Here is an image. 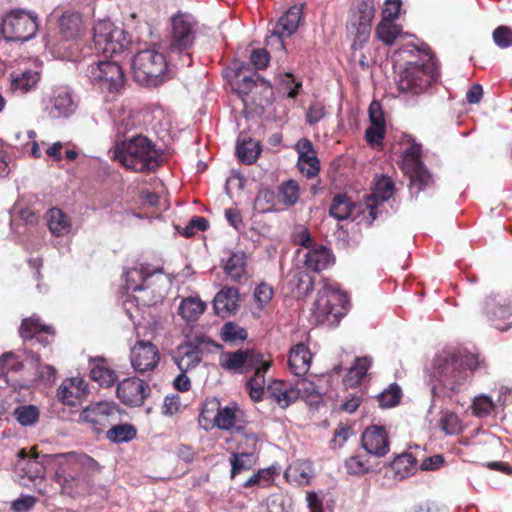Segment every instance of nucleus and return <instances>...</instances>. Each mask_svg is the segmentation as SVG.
<instances>
[{
  "mask_svg": "<svg viewBox=\"0 0 512 512\" xmlns=\"http://www.w3.org/2000/svg\"><path fill=\"white\" fill-rule=\"evenodd\" d=\"M393 193L394 183L392 180L388 177H382L376 182L370 198L383 203L384 201L390 199L393 196Z\"/></svg>",
  "mask_w": 512,
  "mask_h": 512,
  "instance_id": "nucleus-54",
  "label": "nucleus"
},
{
  "mask_svg": "<svg viewBox=\"0 0 512 512\" xmlns=\"http://www.w3.org/2000/svg\"><path fill=\"white\" fill-rule=\"evenodd\" d=\"M176 364L181 372H187L201 362V353L190 342L180 345L177 349Z\"/></svg>",
  "mask_w": 512,
  "mask_h": 512,
  "instance_id": "nucleus-34",
  "label": "nucleus"
},
{
  "mask_svg": "<svg viewBox=\"0 0 512 512\" xmlns=\"http://www.w3.org/2000/svg\"><path fill=\"white\" fill-rule=\"evenodd\" d=\"M493 40L500 48L512 46V29L508 26H499L493 32Z\"/></svg>",
  "mask_w": 512,
  "mask_h": 512,
  "instance_id": "nucleus-63",
  "label": "nucleus"
},
{
  "mask_svg": "<svg viewBox=\"0 0 512 512\" xmlns=\"http://www.w3.org/2000/svg\"><path fill=\"white\" fill-rule=\"evenodd\" d=\"M371 360L368 357L356 358L354 365L349 369L343 379L345 386L353 387L360 384L370 368Z\"/></svg>",
  "mask_w": 512,
  "mask_h": 512,
  "instance_id": "nucleus-44",
  "label": "nucleus"
},
{
  "mask_svg": "<svg viewBox=\"0 0 512 512\" xmlns=\"http://www.w3.org/2000/svg\"><path fill=\"white\" fill-rule=\"evenodd\" d=\"M236 77L237 81L235 91L239 94L243 101H245V97H247L254 91V89H257L258 87L271 92L270 83L256 72L246 76L242 75L241 70H239L236 73Z\"/></svg>",
  "mask_w": 512,
  "mask_h": 512,
  "instance_id": "nucleus-27",
  "label": "nucleus"
},
{
  "mask_svg": "<svg viewBox=\"0 0 512 512\" xmlns=\"http://www.w3.org/2000/svg\"><path fill=\"white\" fill-rule=\"evenodd\" d=\"M190 343L201 353L221 350L223 346L205 334L196 335Z\"/></svg>",
  "mask_w": 512,
  "mask_h": 512,
  "instance_id": "nucleus-60",
  "label": "nucleus"
},
{
  "mask_svg": "<svg viewBox=\"0 0 512 512\" xmlns=\"http://www.w3.org/2000/svg\"><path fill=\"white\" fill-rule=\"evenodd\" d=\"M213 406H217V413L214 417L215 425L221 430L234 431L238 425H243L238 419L241 411L237 407H220V403L212 401Z\"/></svg>",
  "mask_w": 512,
  "mask_h": 512,
  "instance_id": "nucleus-32",
  "label": "nucleus"
},
{
  "mask_svg": "<svg viewBox=\"0 0 512 512\" xmlns=\"http://www.w3.org/2000/svg\"><path fill=\"white\" fill-rule=\"evenodd\" d=\"M59 28L61 34L67 38L72 39L80 35L82 30V18L77 12L66 11L59 19Z\"/></svg>",
  "mask_w": 512,
  "mask_h": 512,
  "instance_id": "nucleus-40",
  "label": "nucleus"
},
{
  "mask_svg": "<svg viewBox=\"0 0 512 512\" xmlns=\"http://www.w3.org/2000/svg\"><path fill=\"white\" fill-rule=\"evenodd\" d=\"M279 193L286 206H294L300 197V187L297 181L289 179L279 186Z\"/></svg>",
  "mask_w": 512,
  "mask_h": 512,
  "instance_id": "nucleus-53",
  "label": "nucleus"
},
{
  "mask_svg": "<svg viewBox=\"0 0 512 512\" xmlns=\"http://www.w3.org/2000/svg\"><path fill=\"white\" fill-rule=\"evenodd\" d=\"M403 169L405 173L409 174L411 186L416 187L417 192L422 191L433 182L432 176L423 162H415Z\"/></svg>",
  "mask_w": 512,
  "mask_h": 512,
  "instance_id": "nucleus-38",
  "label": "nucleus"
},
{
  "mask_svg": "<svg viewBox=\"0 0 512 512\" xmlns=\"http://www.w3.org/2000/svg\"><path fill=\"white\" fill-rule=\"evenodd\" d=\"M285 475L287 477L293 475L299 484H308L311 476V466L306 461L296 462L289 467Z\"/></svg>",
  "mask_w": 512,
  "mask_h": 512,
  "instance_id": "nucleus-57",
  "label": "nucleus"
},
{
  "mask_svg": "<svg viewBox=\"0 0 512 512\" xmlns=\"http://www.w3.org/2000/svg\"><path fill=\"white\" fill-rule=\"evenodd\" d=\"M40 75L34 70H23L21 72H12L10 74V90L25 94L35 88Z\"/></svg>",
  "mask_w": 512,
  "mask_h": 512,
  "instance_id": "nucleus-30",
  "label": "nucleus"
},
{
  "mask_svg": "<svg viewBox=\"0 0 512 512\" xmlns=\"http://www.w3.org/2000/svg\"><path fill=\"white\" fill-rule=\"evenodd\" d=\"M38 27V16L35 13L14 9L4 16L0 31L7 41L26 42L35 37Z\"/></svg>",
  "mask_w": 512,
  "mask_h": 512,
  "instance_id": "nucleus-7",
  "label": "nucleus"
},
{
  "mask_svg": "<svg viewBox=\"0 0 512 512\" xmlns=\"http://www.w3.org/2000/svg\"><path fill=\"white\" fill-rule=\"evenodd\" d=\"M361 444L369 454L383 457L390 449L388 432L383 426L370 425L362 433Z\"/></svg>",
  "mask_w": 512,
  "mask_h": 512,
  "instance_id": "nucleus-14",
  "label": "nucleus"
},
{
  "mask_svg": "<svg viewBox=\"0 0 512 512\" xmlns=\"http://www.w3.org/2000/svg\"><path fill=\"white\" fill-rule=\"evenodd\" d=\"M335 263L332 251L323 246L316 245L307 251L304 258V266L313 272H321Z\"/></svg>",
  "mask_w": 512,
  "mask_h": 512,
  "instance_id": "nucleus-23",
  "label": "nucleus"
},
{
  "mask_svg": "<svg viewBox=\"0 0 512 512\" xmlns=\"http://www.w3.org/2000/svg\"><path fill=\"white\" fill-rule=\"evenodd\" d=\"M14 416L22 426H31L38 421L39 410L34 405H23L14 410Z\"/></svg>",
  "mask_w": 512,
  "mask_h": 512,
  "instance_id": "nucleus-55",
  "label": "nucleus"
},
{
  "mask_svg": "<svg viewBox=\"0 0 512 512\" xmlns=\"http://www.w3.org/2000/svg\"><path fill=\"white\" fill-rule=\"evenodd\" d=\"M274 295L273 287L265 282L260 283L254 290V298L260 307L267 305Z\"/></svg>",
  "mask_w": 512,
  "mask_h": 512,
  "instance_id": "nucleus-64",
  "label": "nucleus"
},
{
  "mask_svg": "<svg viewBox=\"0 0 512 512\" xmlns=\"http://www.w3.org/2000/svg\"><path fill=\"white\" fill-rule=\"evenodd\" d=\"M355 208V203L347 196V194L338 193L333 198L329 214L336 220L343 221L352 215Z\"/></svg>",
  "mask_w": 512,
  "mask_h": 512,
  "instance_id": "nucleus-39",
  "label": "nucleus"
},
{
  "mask_svg": "<svg viewBox=\"0 0 512 512\" xmlns=\"http://www.w3.org/2000/svg\"><path fill=\"white\" fill-rule=\"evenodd\" d=\"M87 393V386L80 377L65 379L57 390L59 400L69 406H75Z\"/></svg>",
  "mask_w": 512,
  "mask_h": 512,
  "instance_id": "nucleus-22",
  "label": "nucleus"
},
{
  "mask_svg": "<svg viewBox=\"0 0 512 512\" xmlns=\"http://www.w3.org/2000/svg\"><path fill=\"white\" fill-rule=\"evenodd\" d=\"M43 103L44 111L51 119H68L78 108L73 90L66 85L54 87Z\"/></svg>",
  "mask_w": 512,
  "mask_h": 512,
  "instance_id": "nucleus-11",
  "label": "nucleus"
},
{
  "mask_svg": "<svg viewBox=\"0 0 512 512\" xmlns=\"http://www.w3.org/2000/svg\"><path fill=\"white\" fill-rule=\"evenodd\" d=\"M93 40L98 51L106 56L123 53L130 45L128 34L110 21H99L93 29Z\"/></svg>",
  "mask_w": 512,
  "mask_h": 512,
  "instance_id": "nucleus-9",
  "label": "nucleus"
},
{
  "mask_svg": "<svg viewBox=\"0 0 512 512\" xmlns=\"http://www.w3.org/2000/svg\"><path fill=\"white\" fill-rule=\"evenodd\" d=\"M220 336L224 342L235 344L247 339V331L234 322H227L222 326Z\"/></svg>",
  "mask_w": 512,
  "mask_h": 512,
  "instance_id": "nucleus-52",
  "label": "nucleus"
},
{
  "mask_svg": "<svg viewBox=\"0 0 512 512\" xmlns=\"http://www.w3.org/2000/svg\"><path fill=\"white\" fill-rule=\"evenodd\" d=\"M19 461L18 467L23 471L24 475L31 481L36 479H43L45 476V467L38 460V456L33 455L28 457L24 449L18 453Z\"/></svg>",
  "mask_w": 512,
  "mask_h": 512,
  "instance_id": "nucleus-33",
  "label": "nucleus"
},
{
  "mask_svg": "<svg viewBox=\"0 0 512 512\" xmlns=\"http://www.w3.org/2000/svg\"><path fill=\"white\" fill-rule=\"evenodd\" d=\"M438 425L446 435L460 434L463 428L459 416L450 410L441 411Z\"/></svg>",
  "mask_w": 512,
  "mask_h": 512,
  "instance_id": "nucleus-48",
  "label": "nucleus"
},
{
  "mask_svg": "<svg viewBox=\"0 0 512 512\" xmlns=\"http://www.w3.org/2000/svg\"><path fill=\"white\" fill-rule=\"evenodd\" d=\"M90 377L100 386L110 387L116 381V374L113 370L106 367L103 362L99 361L93 364L90 370Z\"/></svg>",
  "mask_w": 512,
  "mask_h": 512,
  "instance_id": "nucleus-50",
  "label": "nucleus"
},
{
  "mask_svg": "<svg viewBox=\"0 0 512 512\" xmlns=\"http://www.w3.org/2000/svg\"><path fill=\"white\" fill-rule=\"evenodd\" d=\"M55 467L54 480L61 494L76 497L90 488V477L99 472V464L92 457L75 452L48 456Z\"/></svg>",
  "mask_w": 512,
  "mask_h": 512,
  "instance_id": "nucleus-1",
  "label": "nucleus"
},
{
  "mask_svg": "<svg viewBox=\"0 0 512 512\" xmlns=\"http://www.w3.org/2000/svg\"><path fill=\"white\" fill-rule=\"evenodd\" d=\"M312 355L309 348L299 343L293 346L288 357V365L291 372L296 376H304L310 368Z\"/></svg>",
  "mask_w": 512,
  "mask_h": 512,
  "instance_id": "nucleus-26",
  "label": "nucleus"
},
{
  "mask_svg": "<svg viewBox=\"0 0 512 512\" xmlns=\"http://www.w3.org/2000/svg\"><path fill=\"white\" fill-rule=\"evenodd\" d=\"M157 270H149L148 266L141 264L139 267H133L124 271L125 288L134 292L142 290L147 279Z\"/></svg>",
  "mask_w": 512,
  "mask_h": 512,
  "instance_id": "nucleus-36",
  "label": "nucleus"
},
{
  "mask_svg": "<svg viewBox=\"0 0 512 512\" xmlns=\"http://www.w3.org/2000/svg\"><path fill=\"white\" fill-rule=\"evenodd\" d=\"M482 312L493 327L500 331H507L512 326L511 301L500 295L491 294L482 303Z\"/></svg>",
  "mask_w": 512,
  "mask_h": 512,
  "instance_id": "nucleus-13",
  "label": "nucleus"
},
{
  "mask_svg": "<svg viewBox=\"0 0 512 512\" xmlns=\"http://www.w3.org/2000/svg\"><path fill=\"white\" fill-rule=\"evenodd\" d=\"M302 19V7H290L276 22L268 41H276L284 48L283 38L290 37L299 27Z\"/></svg>",
  "mask_w": 512,
  "mask_h": 512,
  "instance_id": "nucleus-15",
  "label": "nucleus"
},
{
  "mask_svg": "<svg viewBox=\"0 0 512 512\" xmlns=\"http://www.w3.org/2000/svg\"><path fill=\"white\" fill-rule=\"evenodd\" d=\"M375 12L374 0H354L349 11L348 19L372 22L375 17Z\"/></svg>",
  "mask_w": 512,
  "mask_h": 512,
  "instance_id": "nucleus-45",
  "label": "nucleus"
},
{
  "mask_svg": "<svg viewBox=\"0 0 512 512\" xmlns=\"http://www.w3.org/2000/svg\"><path fill=\"white\" fill-rule=\"evenodd\" d=\"M267 399L286 409L300 397V390L289 382L272 380L266 388Z\"/></svg>",
  "mask_w": 512,
  "mask_h": 512,
  "instance_id": "nucleus-17",
  "label": "nucleus"
},
{
  "mask_svg": "<svg viewBox=\"0 0 512 512\" xmlns=\"http://www.w3.org/2000/svg\"><path fill=\"white\" fill-rule=\"evenodd\" d=\"M198 22L189 12L177 11L168 20L167 46L162 53L164 69L162 83L176 76L177 61L184 56L190 58L188 51L193 47L197 35Z\"/></svg>",
  "mask_w": 512,
  "mask_h": 512,
  "instance_id": "nucleus-2",
  "label": "nucleus"
},
{
  "mask_svg": "<svg viewBox=\"0 0 512 512\" xmlns=\"http://www.w3.org/2000/svg\"><path fill=\"white\" fill-rule=\"evenodd\" d=\"M148 386L138 378H126L117 386V397L119 400L129 406H139L146 397Z\"/></svg>",
  "mask_w": 512,
  "mask_h": 512,
  "instance_id": "nucleus-18",
  "label": "nucleus"
},
{
  "mask_svg": "<svg viewBox=\"0 0 512 512\" xmlns=\"http://www.w3.org/2000/svg\"><path fill=\"white\" fill-rule=\"evenodd\" d=\"M91 83L102 91L118 92L124 84V73L116 61H99L88 67Z\"/></svg>",
  "mask_w": 512,
  "mask_h": 512,
  "instance_id": "nucleus-10",
  "label": "nucleus"
},
{
  "mask_svg": "<svg viewBox=\"0 0 512 512\" xmlns=\"http://www.w3.org/2000/svg\"><path fill=\"white\" fill-rule=\"evenodd\" d=\"M349 299L336 285L325 283L317 293L312 308V316L316 324L329 322L338 324L345 315Z\"/></svg>",
  "mask_w": 512,
  "mask_h": 512,
  "instance_id": "nucleus-5",
  "label": "nucleus"
},
{
  "mask_svg": "<svg viewBox=\"0 0 512 512\" xmlns=\"http://www.w3.org/2000/svg\"><path fill=\"white\" fill-rule=\"evenodd\" d=\"M116 405L113 402H97L86 407L80 413V420L83 422L101 425L109 415L116 412Z\"/></svg>",
  "mask_w": 512,
  "mask_h": 512,
  "instance_id": "nucleus-28",
  "label": "nucleus"
},
{
  "mask_svg": "<svg viewBox=\"0 0 512 512\" xmlns=\"http://www.w3.org/2000/svg\"><path fill=\"white\" fill-rule=\"evenodd\" d=\"M131 364L138 372H146L156 367L158 349L151 341H138L131 349Z\"/></svg>",
  "mask_w": 512,
  "mask_h": 512,
  "instance_id": "nucleus-16",
  "label": "nucleus"
},
{
  "mask_svg": "<svg viewBox=\"0 0 512 512\" xmlns=\"http://www.w3.org/2000/svg\"><path fill=\"white\" fill-rule=\"evenodd\" d=\"M472 409L477 417H486L493 411L494 404L490 397L479 396L473 400Z\"/></svg>",
  "mask_w": 512,
  "mask_h": 512,
  "instance_id": "nucleus-61",
  "label": "nucleus"
},
{
  "mask_svg": "<svg viewBox=\"0 0 512 512\" xmlns=\"http://www.w3.org/2000/svg\"><path fill=\"white\" fill-rule=\"evenodd\" d=\"M231 435L236 443V452L257 455L259 438L251 428L238 425Z\"/></svg>",
  "mask_w": 512,
  "mask_h": 512,
  "instance_id": "nucleus-25",
  "label": "nucleus"
},
{
  "mask_svg": "<svg viewBox=\"0 0 512 512\" xmlns=\"http://www.w3.org/2000/svg\"><path fill=\"white\" fill-rule=\"evenodd\" d=\"M252 371H254V375L250 377L246 382V390L249 393V396L253 402H259L263 399L265 390V373L272 366L271 359H263L262 363L257 365Z\"/></svg>",
  "mask_w": 512,
  "mask_h": 512,
  "instance_id": "nucleus-24",
  "label": "nucleus"
},
{
  "mask_svg": "<svg viewBox=\"0 0 512 512\" xmlns=\"http://www.w3.org/2000/svg\"><path fill=\"white\" fill-rule=\"evenodd\" d=\"M402 33V27L394 21L382 20L377 24L375 36L385 45L391 46Z\"/></svg>",
  "mask_w": 512,
  "mask_h": 512,
  "instance_id": "nucleus-43",
  "label": "nucleus"
},
{
  "mask_svg": "<svg viewBox=\"0 0 512 512\" xmlns=\"http://www.w3.org/2000/svg\"><path fill=\"white\" fill-rule=\"evenodd\" d=\"M345 468L348 474L357 476L367 474L371 471L368 459L360 455L351 456L346 459Z\"/></svg>",
  "mask_w": 512,
  "mask_h": 512,
  "instance_id": "nucleus-56",
  "label": "nucleus"
},
{
  "mask_svg": "<svg viewBox=\"0 0 512 512\" xmlns=\"http://www.w3.org/2000/svg\"><path fill=\"white\" fill-rule=\"evenodd\" d=\"M49 231L55 237H61L71 231V219L61 209L50 208L45 215Z\"/></svg>",
  "mask_w": 512,
  "mask_h": 512,
  "instance_id": "nucleus-29",
  "label": "nucleus"
},
{
  "mask_svg": "<svg viewBox=\"0 0 512 512\" xmlns=\"http://www.w3.org/2000/svg\"><path fill=\"white\" fill-rule=\"evenodd\" d=\"M137 431L131 424H119L111 427L106 437L114 443H124L133 440L136 437Z\"/></svg>",
  "mask_w": 512,
  "mask_h": 512,
  "instance_id": "nucleus-51",
  "label": "nucleus"
},
{
  "mask_svg": "<svg viewBox=\"0 0 512 512\" xmlns=\"http://www.w3.org/2000/svg\"><path fill=\"white\" fill-rule=\"evenodd\" d=\"M403 392L397 383H391L378 396L377 400L381 408H393L399 405Z\"/></svg>",
  "mask_w": 512,
  "mask_h": 512,
  "instance_id": "nucleus-49",
  "label": "nucleus"
},
{
  "mask_svg": "<svg viewBox=\"0 0 512 512\" xmlns=\"http://www.w3.org/2000/svg\"><path fill=\"white\" fill-rule=\"evenodd\" d=\"M313 284V278L301 270L291 273L288 281L291 294L298 298L309 295L313 290Z\"/></svg>",
  "mask_w": 512,
  "mask_h": 512,
  "instance_id": "nucleus-37",
  "label": "nucleus"
},
{
  "mask_svg": "<svg viewBox=\"0 0 512 512\" xmlns=\"http://www.w3.org/2000/svg\"><path fill=\"white\" fill-rule=\"evenodd\" d=\"M477 366L478 358L471 353L458 352L439 357L435 364L438 385L432 388L433 396L452 398L462 390Z\"/></svg>",
  "mask_w": 512,
  "mask_h": 512,
  "instance_id": "nucleus-3",
  "label": "nucleus"
},
{
  "mask_svg": "<svg viewBox=\"0 0 512 512\" xmlns=\"http://www.w3.org/2000/svg\"><path fill=\"white\" fill-rule=\"evenodd\" d=\"M390 469L395 479L403 480L415 474L417 460L411 453H403L390 463Z\"/></svg>",
  "mask_w": 512,
  "mask_h": 512,
  "instance_id": "nucleus-35",
  "label": "nucleus"
},
{
  "mask_svg": "<svg viewBox=\"0 0 512 512\" xmlns=\"http://www.w3.org/2000/svg\"><path fill=\"white\" fill-rule=\"evenodd\" d=\"M264 355L254 349H238L237 351H222L219 365L226 371L234 374H246L258 367Z\"/></svg>",
  "mask_w": 512,
  "mask_h": 512,
  "instance_id": "nucleus-12",
  "label": "nucleus"
},
{
  "mask_svg": "<svg viewBox=\"0 0 512 512\" xmlns=\"http://www.w3.org/2000/svg\"><path fill=\"white\" fill-rule=\"evenodd\" d=\"M23 369V363L13 352H6L0 356V376L8 372H18Z\"/></svg>",
  "mask_w": 512,
  "mask_h": 512,
  "instance_id": "nucleus-58",
  "label": "nucleus"
},
{
  "mask_svg": "<svg viewBox=\"0 0 512 512\" xmlns=\"http://www.w3.org/2000/svg\"><path fill=\"white\" fill-rule=\"evenodd\" d=\"M372 22L348 19L346 23V31L350 38H352V47L354 49L362 48L368 42L371 34Z\"/></svg>",
  "mask_w": 512,
  "mask_h": 512,
  "instance_id": "nucleus-31",
  "label": "nucleus"
},
{
  "mask_svg": "<svg viewBox=\"0 0 512 512\" xmlns=\"http://www.w3.org/2000/svg\"><path fill=\"white\" fill-rule=\"evenodd\" d=\"M206 310V303L199 297L182 299L179 305L180 316L188 322L196 321Z\"/></svg>",
  "mask_w": 512,
  "mask_h": 512,
  "instance_id": "nucleus-42",
  "label": "nucleus"
},
{
  "mask_svg": "<svg viewBox=\"0 0 512 512\" xmlns=\"http://www.w3.org/2000/svg\"><path fill=\"white\" fill-rule=\"evenodd\" d=\"M110 153L113 160L118 161L124 168L132 172H154L160 166L156 145L141 134L133 135L129 139L116 141Z\"/></svg>",
  "mask_w": 512,
  "mask_h": 512,
  "instance_id": "nucleus-4",
  "label": "nucleus"
},
{
  "mask_svg": "<svg viewBox=\"0 0 512 512\" xmlns=\"http://www.w3.org/2000/svg\"><path fill=\"white\" fill-rule=\"evenodd\" d=\"M237 156L243 164L251 165L258 159L261 148L252 139L243 140L236 148Z\"/></svg>",
  "mask_w": 512,
  "mask_h": 512,
  "instance_id": "nucleus-47",
  "label": "nucleus"
},
{
  "mask_svg": "<svg viewBox=\"0 0 512 512\" xmlns=\"http://www.w3.org/2000/svg\"><path fill=\"white\" fill-rule=\"evenodd\" d=\"M258 460L257 455H251L242 452H233L230 456L231 464V478L242 473L243 471L251 470Z\"/></svg>",
  "mask_w": 512,
  "mask_h": 512,
  "instance_id": "nucleus-46",
  "label": "nucleus"
},
{
  "mask_svg": "<svg viewBox=\"0 0 512 512\" xmlns=\"http://www.w3.org/2000/svg\"><path fill=\"white\" fill-rule=\"evenodd\" d=\"M168 140L164 141V147H162V162L171 158L176 152V140L178 138L179 130H175L172 128L171 123H169L168 127Z\"/></svg>",
  "mask_w": 512,
  "mask_h": 512,
  "instance_id": "nucleus-62",
  "label": "nucleus"
},
{
  "mask_svg": "<svg viewBox=\"0 0 512 512\" xmlns=\"http://www.w3.org/2000/svg\"><path fill=\"white\" fill-rule=\"evenodd\" d=\"M438 79V68L430 58L426 62H409L400 74L397 85L402 93L420 95L425 93Z\"/></svg>",
  "mask_w": 512,
  "mask_h": 512,
  "instance_id": "nucleus-6",
  "label": "nucleus"
},
{
  "mask_svg": "<svg viewBox=\"0 0 512 512\" xmlns=\"http://www.w3.org/2000/svg\"><path fill=\"white\" fill-rule=\"evenodd\" d=\"M19 334L24 340L36 339L39 343L49 345L54 338V330L51 326L40 322V319L32 316L22 321Z\"/></svg>",
  "mask_w": 512,
  "mask_h": 512,
  "instance_id": "nucleus-20",
  "label": "nucleus"
},
{
  "mask_svg": "<svg viewBox=\"0 0 512 512\" xmlns=\"http://www.w3.org/2000/svg\"><path fill=\"white\" fill-rule=\"evenodd\" d=\"M246 255L243 252L233 253L226 261L224 271L233 282H241L246 276Z\"/></svg>",
  "mask_w": 512,
  "mask_h": 512,
  "instance_id": "nucleus-41",
  "label": "nucleus"
},
{
  "mask_svg": "<svg viewBox=\"0 0 512 512\" xmlns=\"http://www.w3.org/2000/svg\"><path fill=\"white\" fill-rule=\"evenodd\" d=\"M239 291L234 287H224L214 297L213 309L216 315L226 318L238 310Z\"/></svg>",
  "mask_w": 512,
  "mask_h": 512,
  "instance_id": "nucleus-21",
  "label": "nucleus"
},
{
  "mask_svg": "<svg viewBox=\"0 0 512 512\" xmlns=\"http://www.w3.org/2000/svg\"><path fill=\"white\" fill-rule=\"evenodd\" d=\"M275 194L273 191L268 189L261 190L254 202V207L260 213H267L273 211V202H274Z\"/></svg>",
  "mask_w": 512,
  "mask_h": 512,
  "instance_id": "nucleus-59",
  "label": "nucleus"
},
{
  "mask_svg": "<svg viewBox=\"0 0 512 512\" xmlns=\"http://www.w3.org/2000/svg\"><path fill=\"white\" fill-rule=\"evenodd\" d=\"M133 76L145 87H157L160 83V47L157 43L141 49L132 61Z\"/></svg>",
  "mask_w": 512,
  "mask_h": 512,
  "instance_id": "nucleus-8",
  "label": "nucleus"
},
{
  "mask_svg": "<svg viewBox=\"0 0 512 512\" xmlns=\"http://www.w3.org/2000/svg\"><path fill=\"white\" fill-rule=\"evenodd\" d=\"M298 152L297 166L300 172L308 178L318 175L320 161L317 158L312 142L307 138H301L295 146Z\"/></svg>",
  "mask_w": 512,
  "mask_h": 512,
  "instance_id": "nucleus-19",
  "label": "nucleus"
}]
</instances>
